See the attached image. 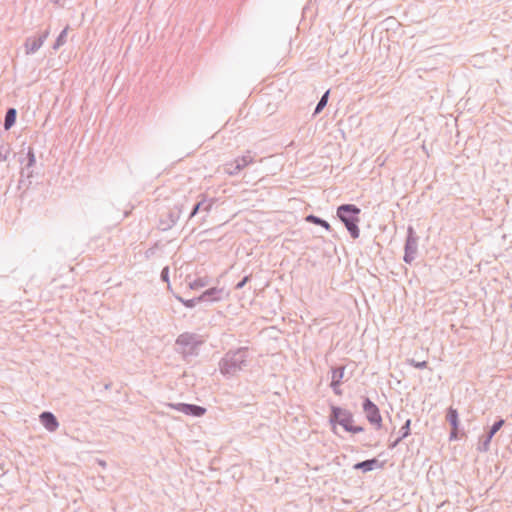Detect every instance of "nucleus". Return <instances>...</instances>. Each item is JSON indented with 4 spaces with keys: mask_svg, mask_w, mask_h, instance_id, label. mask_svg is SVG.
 <instances>
[{
    "mask_svg": "<svg viewBox=\"0 0 512 512\" xmlns=\"http://www.w3.org/2000/svg\"><path fill=\"white\" fill-rule=\"evenodd\" d=\"M410 424H411V420L410 419L406 420V422L404 423V425L401 427V429L399 431L400 436L389 445V448H391V449L395 448L404 438H406L410 434Z\"/></svg>",
    "mask_w": 512,
    "mask_h": 512,
    "instance_id": "obj_16",
    "label": "nucleus"
},
{
    "mask_svg": "<svg viewBox=\"0 0 512 512\" xmlns=\"http://www.w3.org/2000/svg\"><path fill=\"white\" fill-rule=\"evenodd\" d=\"M330 422L339 423L346 431L352 433H360L364 429L361 426H353V415L350 411L337 406L331 407Z\"/></svg>",
    "mask_w": 512,
    "mask_h": 512,
    "instance_id": "obj_4",
    "label": "nucleus"
},
{
    "mask_svg": "<svg viewBox=\"0 0 512 512\" xmlns=\"http://www.w3.org/2000/svg\"><path fill=\"white\" fill-rule=\"evenodd\" d=\"M40 422L49 432H55L59 427L57 418L51 412H42L40 414Z\"/></svg>",
    "mask_w": 512,
    "mask_h": 512,
    "instance_id": "obj_11",
    "label": "nucleus"
},
{
    "mask_svg": "<svg viewBox=\"0 0 512 512\" xmlns=\"http://www.w3.org/2000/svg\"><path fill=\"white\" fill-rule=\"evenodd\" d=\"M61 0H57L56 3H60Z\"/></svg>",
    "mask_w": 512,
    "mask_h": 512,
    "instance_id": "obj_35",
    "label": "nucleus"
},
{
    "mask_svg": "<svg viewBox=\"0 0 512 512\" xmlns=\"http://www.w3.org/2000/svg\"><path fill=\"white\" fill-rule=\"evenodd\" d=\"M69 26H66L58 35L55 43L53 44V49L58 50L60 47H62L66 41H67V35H68Z\"/></svg>",
    "mask_w": 512,
    "mask_h": 512,
    "instance_id": "obj_19",
    "label": "nucleus"
},
{
    "mask_svg": "<svg viewBox=\"0 0 512 512\" xmlns=\"http://www.w3.org/2000/svg\"><path fill=\"white\" fill-rule=\"evenodd\" d=\"M493 436L489 433H487L486 435L482 436L479 440V444H478V450L480 452H487L489 449H490V443H491V440H492Z\"/></svg>",
    "mask_w": 512,
    "mask_h": 512,
    "instance_id": "obj_20",
    "label": "nucleus"
},
{
    "mask_svg": "<svg viewBox=\"0 0 512 512\" xmlns=\"http://www.w3.org/2000/svg\"><path fill=\"white\" fill-rule=\"evenodd\" d=\"M167 406L189 416L201 417L206 413V409L204 407L194 404L169 403Z\"/></svg>",
    "mask_w": 512,
    "mask_h": 512,
    "instance_id": "obj_8",
    "label": "nucleus"
},
{
    "mask_svg": "<svg viewBox=\"0 0 512 512\" xmlns=\"http://www.w3.org/2000/svg\"><path fill=\"white\" fill-rule=\"evenodd\" d=\"M407 363L410 365V366H413L415 368H418V369H423V368H426L428 363L427 361H416L415 359H407Z\"/></svg>",
    "mask_w": 512,
    "mask_h": 512,
    "instance_id": "obj_27",
    "label": "nucleus"
},
{
    "mask_svg": "<svg viewBox=\"0 0 512 512\" xmlns=\"http://www.w3.org/2000/svg\"><path fill=\"white\" fill-rule=\"evenodd\" d=\"M16 120V110L14 108H10L7 110L4 120L5 129L11 128V126L15 123Z\"/></svg>",
    "mask_w": 512,
    "mask_h": 512,
    "instance_id": "obj_21",
    "label": "nucleus"
},
{
    "mask_svg": "<svg viewBox=\"0 0 512 512\" xmlns=\"http://www.w3.org/2000/svg\"><path fill=\"white\" fill-rule=\"evenodd\" d=\"M340 385H341V384H337L336 386H331V388H332L333 392H334L336 395H338V396L342 395V390L340 389Z\"/></svg>",
    "mask_w": 512,
    "mask_h": 512,
    "instance_id": "obj_32",
    "label": "nucleus"
},
{
    "mask_svg": "<svg viewBox=\"0 0 512 512\" xmlns=\"http://www.w3.org/2000/svg\"><path fill=\"white\" fill-rule=\"evenodd\" d=\"M418 249V237L415 234V231L412 226H409L407 229V239L405 243V253H404V261L406 263H411L417 254Z\"/></svg>",
    "mask_w": 512,
    "mask_h": 512,
    "instance_id": "obj_5",
    "label": "nucleus"
},
{
    "mask_svg": "<svg viewBox=\"0 0 512 512\" xmlns=\"http://www.w3.org/2000/svg\"><path fill=\"white\" fill-rule=\"evenodd\" d=\"M25 160H26V163L24 164V167L22 168L21 175L26 176L27 178H30V177H32V173H33L32 170H30V168H32L36 163L34 151L31 147H29V149H28L27 156H26Z\"/></svg>",
    "mask_w": 512,
    "mask_h": 512,
    "instance_id": "obj_13",
    "label": "nucleus"
},
{
    "mask_svg": "<svg viewBox=\"0 0 512 512\" xmlns=\"http://www.w3.org/2000/svg\"><path fill=\"white\" fill-rule=\"evenodd\" d=\"M49 34L50 30L46 29L39 36L28 37L24 43L25 54L32 55L36 53L46 41Z\"/></svg>",
    "mask_w": 512,
    "mask_h": 512,
    "instance_id": "obj_7",
    "label": "nucleus"
},
{
    "mask_svg": "<svg viewBox=\"0 0 512 512\" xmlns=\"http://www.w3.org/2000/svg\"><path fill=\"white\" fill-rule=\"evenodd\" d=\"M363 411L369 423L379 430L382 427V417L379 408L367 397L363 402Z\"/></svg>",
    "mask_w": 512,
    "mask_h": 512,
    "instance_id": "obj_6",
    "label": "nucleus"
},
{
    "mask_svg": "<svg viewBox=\"0 0 512 512\" xmlns=\"http://www.w3.org/2000/svg\"><path fill=\"white\" fill-rule=\"evenodd\" d=\"M175 344L177 351L181 353L184 358H187L198 354V349L203 344V340L195 333L185 332L177 337Z\"/></svg>",
    "mask_w": 512,
    "mask_h": 512,
    "instance_id": "obj_3",
    "label": "nucleus"
},
{
    "mask_svg": "<svg viewBox=\"0 0 512 512\" xmlns=\"http://www.w3.org/2000/svg\"><path fill=\"white\" fill-rule=\"evenodd\" d=\"M306 221L310 222V223H313V224H316V225H320V226H322L323 228H325L328 231L331 229V226H330V224L327 221H325L324 219H322L320 217H317L315 215H308L306 217Z\"/></svg>",
    "mask_w": 512,
    "mask_h": 512,
    "instance_id": "obj_22",
    "label": "nucleus"
},
{
    "mask_svg": "<svg viewBox=\"0 0 512 512\" xmlns=\"http://www.w3.org/2000/svg\"><path fill=\"white\" fill-rule=\"evenodd\" d=\"M202 199L199 201L192 209L189 219L193 218L198 212H206L209 213L215 204L216 200L214 198H207L205 194L201 195Z\"/></svg>",
    "mask_w": 512,
    "mask_h": 512,
    "instance_id": "obj_10",
    "label": "nucleus"
},
{
    "mask_svg": "<svg viewBox=\"0 0 512 512\" xmlns=\"http://www.w3.org/2000/svg\"><path fill=\"white\" fill-rule=\"evenodd\" d=\"M182 213L181 207L175 206L173 209H171L167 214V219H161L160 220V228L163 231H166L170 228H172L177 221L180 218V215Z\"/></svg>",
    "mask_w": 512,
    "mask_h": 512,
    "instance_id": "obj_9",
    "label": "nucleus"
},
{
    "mask_svg": "<svg viewBox=\"0 0 512 512\" xmlns=\"http://www.w3.org/2000/svg\"><path fill=\"white\" fill-rule=\"evenodd\" d=\"M168 275H169V268L168 267L163 268V270L161 271V279L163 281L168 282Z\"/></svg>",
    "mask_w": 512,
    "mask_h": 512,
    "instance_id": "obj_31",
    "label": "nucleus"
},
{
    "mask_svg": "<svg viewBox=\"0 0 512 512\" xmlns=\"http://www.w3.org/2000/svg\"><path fill=\"white\" fill-rule=\"evenodd\" d=\"M205 286V282L203 279H197V280H194L192 283H190V287L192 289H198L200 287H204Z\"/></svg>",
    "mask_w": 512,
    "mask_h": 512,
    "instance_id": "obj_29",
    "label": "nucleus"
},
{
    "mask_svg": "<svg viewBox=\"0 0 512 512\" xmlns=\"http://www.w3.org/2000/svg\"><path fill=\"white\" fill-rule=\"evenodd\" d=\"M446 419L450 423V425L452 426V428L454 430L458 429L459 420H458V412L456 409H454L453 407H449L448 411H447Z\"/></svg>",
    "mask_w": 512,
    "mask_h": 512,
    "instance_id": "obj_18",
    "label": "nucleus"
},
{
    "mask_svg": "<svg viewBox=\"0 0 512 512\" xmlns=\"http://www.w3.org/2000/svg\"><path fill=\"white\" fill-rule=\"evenodd\" d=\"M99 465H101L103 468L106 467V462L104 460H98Z\"/></svg>",
    "mask_w": 512,
    "mask_h": 512,
    "instance_id": "obj_34",
    "label": "nucleus"
},
{
    "mask_svg": "<svg viewBox=\"0 0 512 512\" xmlns=\"http://www.w3.org/2000/svg\"><path fill=\"white\" fill-rule=\"evenodd\" d=\"M9 154H10V147L5 143L0 142V162L6 161Z\"/></svg>",
    "mask_w": 512,
    "mask_h": 512,
    "instance_id": "obj_25",
    "label": "nucleus"
},
{
    "mask_svg": "<svg viewBox=\"0 0 512 512\" xmlns=\"http://www.w3.org/2000/svg\"><path fill=\"white\" fill-rule=\"evenodd\" d=\"M224 290L222 288L213 287L206 290L202 295L199 296V299L202 301H219L222 299Z\"/></svg>",
    "mask_w": 512,
    "mask_h": 512,
    "instance_id": "obj_12",
    "label": "nucleus"
},
{
    "mask_svg": "<svg viewBox=\"0 0 512 512\" xmlns=\"http://www.w3.org/2000/svg\"><path fill=\"white\" fill-rule=\"evenodd\" d=\"M360 209L353 204H343L337 209L338 218L344 223L353 239H357L360 235L358 227Z\"/></svg>",
    "mask_w": 512,
    "mask_h": 512,
    "instance_id": "obj_2",
    "label": "nucleus"
},
{
    "mask_svg": "<svg viewBox=\"0 0 512 512\" xmlns=\"http://www.w3.org/2000/svg\"><path fill=\"white\" fill-rule=\"evenodd\" d=\"M328 95H329V91H326L321 99L319 100V102L317 103V106L315 108V111H314V114H318L320 111H322V109L327 105V101H328Z\"/></svg>",
    "mask_w": 512,
    "mask_h": 512,
    "instance_id": "obj_24",
    "label": "nucleus"
},
{
    "mask_svg": "<svg viewBox=\"0 0 512 512\" xmlns=\"http://www.w3.org/2000/svg\"><path fill=\"white\" fill-rule=\"evenodd\" d=\"M504 423H505L504 419H499L492 425V427L490 428L488 433L491 434L492 436H494L502 428Z\"/></svg>",
    "mask_w": 512,
    "mask_h": 512,
    "instance_id": "obj_26",
    "label": "nucleus"
},
{
    "mask_svg": "<svg viewBox=\"0 0 512 512\" xmlns=\"http://www.w3.org/2000/svg\"><path fill=\"white\" fill-rule=\"evenodd\" d=\"M248 348L241 347L235 350H229L219 361V371L226 377L230 378L242 371L248 363Z\"/></svg>",
    "mask_w": 512,
    "mask_h": 512,
    "instance_id": "obj_1",
    "label": "nucleus"
},
{
    "mask_svg": "<svg viewBox=\"0 0 512 512\" xmlns=\"http://www.w3.org/2000/svg\"><path fill=\"white\" fill-rule=\"evenodd\" d=\"M382 465L375 458L365 460L354 465V469L362 470L363 472L372 471L375 468H380Z\"/></svg>",
    "mask_w": 512,
    "mask_h": 512,
    "instance_id": "obj_14",
    "label": "nucleus"
},
{
    "mask_svg": "<svg viewBox=\"0 0 512 512\" xmlns=\"http://www.w3.org/2000/svg\"><path fill=\"white\" fill-rule=\"evenodd\" d=\"M181 302L187 307V308H193L197 303L199 302H202L201 299H199V297H196V298H193V299H189V300H183V299H180Z\"/></svg>",
    "mask_w": 512,
    "mask_h": 512,
    "instance_id": "obj_28",
    "label": "nucleus"
},
{
    "mask_svg": "<svg viewBox=\"0 0 512 512\" xmlns=\"http://www.w3.org/2000/svg\"><path fill=\"white\" fill-rule=\"evenodd\" d=\"M224 172L229 176H235L240 172V170L235 165V160L224 164Z\"/></svg>",
    "mask_w": 512,
    "mask_h": 512,
    "instance_id": "obj_23",
    "label": "nucleus"
},
{
    "mask_svg": "<svg viewBox=\"0 0 512 512\" xmlns=\"http://www.w3.org/2000/svg\"><path fill=\"white\" fill-rule=\"evenodd\" d=\"M457 438V430H454L452 428V431L450 433V439H456Z\"/></svg>",
    "mask_w": 512,
    "mask_h": 512,
    "instance_id": "obj_33",
    "label": "nucleus"
},
{
    "mask_svg": "<svg viewBox=\"0 0 512 512\" xmlns=\"http://www.w3.org/2000/svg\"><path fill=\"white\" fill-rule=\"evenodd\" d=\"M344 372H345V366L332 368L330 386H336L337 384H341L342 379L344 377Z\"/></svg>",
    "mask_w": 512,
    "mask_h": 512,
    "instance_id": "obj_17",
    "label": "nucleus"
},
{
    "mask_svg": "<svg viewBox=\"0 0 512 512\" xmlns=\"http://www.w3.org/2000/svg\"><path fill=\"white\" fill-rule=\"evenodd\" d=\"M250 276H245L240 282H238L235 286V289H241L245 286V284L249 281Z\"/></svg>",
    "mask_w": 512,
    "mask_h": 512,
    "instance_id": "obj_30",
    "label": "nucleus"
},
{
    "mask_svg": "<svg viewBox=\"0 0 512 512\" xmlns=\"http://www.w3.org/2000/svg\"><path fill=\"white\" fill-rule=\"evenodd\" d=\"M235 160V165L237 168L242 171L248 165L254 163V156L251 151H246V153L240 157H237Z\"/></svg>",
    "mask_w": 512,
    "mask_h": 512,
    "instance_id": "obj_15",
    "label": "nucleus"
}]
</instances>
